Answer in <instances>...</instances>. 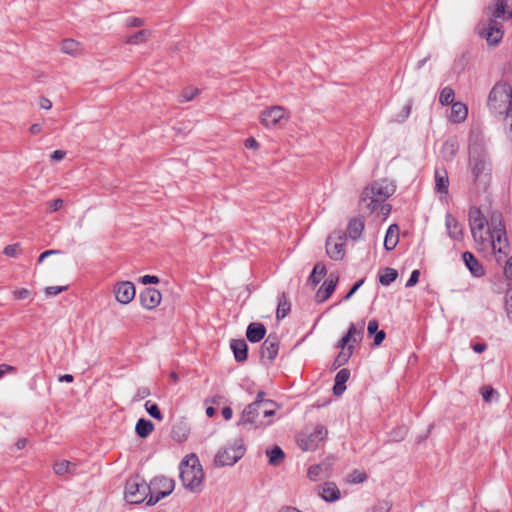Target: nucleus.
<instances>
[{"instance_id": "f257e3e1", "label": "nucleus", "mask_w": 512, "mask_h": 512, "mask_svg": "<svg viewBox=\"0 0 512 512\" xmlns=\"http://www.w3.org/2000/svg\"><path fill=\"white\" fill-rule=\"evenodd\" d=\"M468 156L469 194L477 196L488 191L492 182V162L490 156L479 141H471Z\"/></svg>"}, {"instance_id": "f03ea898", "label": "nucleus", "mask_w": 512, "mask_h": 512, "mask_svg": "<svg viewBox=\"0 0 512 512\" xmlns=\"http://www.w3.org/2000/svg\"><path fill=\"white\" fill-rule=\"evenodd\" d=\"M394 192L395 187L388 180L374 181L363 190L359 208L368 215L379 209V213L386 217L391 212V205L386 203V200Z\"/></svg>"}, {"instance_id": "7ed1b4c3", "label": "nucleus", "mask_w": 512, "mask_h": 512, "mask_svg": "<svg viewBox=\"0 0 512 512\" xmlns=\"http://www.w3.org/2000/svg\"><path fill=\"white\" fill-rule=\"evenodd\" d=\"M266 394L264 391L257 393L254 402L250 403L242 412L241 422L243 424H256L262 425L263 422L259 420L260 416L263 418L269 417L275 414L278 406L277 404L265 398Z\"/></svg>"}, {"instance_id": "20e7f679", "label": "nucleus", "mask_w": 512, "mask_h": 512, "mask_svg": "<svg viewBox=\"0 0 512 512\" xmlns=\"http://www.w3.org/2000/svg\"><path fill=\"white\" fill-rule=\"evenodd\" d=\"M487 107L496 117L512 109V87L509 83L498 81L494 84L488 95Z\"/></svg>"}, {"instance_id": "39448f33", "label": "nucleus", "mask_w": 512, "mask_h": 512, "mask_svg": "<svg viewBox=\"0 0 512 512\" xmlns=\"http://www.w3.org/2000/svg\"><path fill=\"white\" fill-rule=\"evenodd\" d=\"M180 479L183 486L196 491L204 479V472L198 457L195 454L186 456L179 465Z\"/></svg>"}, {"instance_id": "423d86ee", "label": "nucleus", "mask_w": 512, "mask_h": 512, "mask_svg": "<svg viewBox=\"0 0 512 512\" xmlns=\"http://www.w3.org/2000/svg\"><path fill=\"white\" fill-rule=\"evenodd\" d=\"M124 496L126 501L131 504L147 502L150 497L149 484L139 476L130 477L125 484Z\"/></svg>"}, {"instance_id": "0eeeda50", "label": "nucleus", "mask_w": 512, "mask_h": 512, "mask_svg": "<svg viewBox=\"0 0 512 512\" xmlns=\"http://www.w3.org/2000/svg\"><path fill=\"white\" fill-rule=\"evenodd\" d=\"M175 488L173 479L165 476H156L149 483L150 497L146 505L153 506L162 498L170 495Z\"/></svg>"}, {"instance_id": "6e6552de", "label": "nucleus", "mask_w": 512, "mask_h": 512, "mask_svg": "<svg viewBox=\"0 0 512 512\" xmlns=\"http://www.w3.org/2000/svg\"><path fill=\"white\" fill-rule=\"evenodd\" d=\"M244 453V446L241 443L235 444L219 450L215 455L214 463L219 467L232 466L244 456Z\"/></svg>"}, {"instance_id": "1a4fd4ad", "label": "nucleus", "mask_w": 512, "mask_h": 512, "mask_svg": "<svg viewBox=\"0 0 512 512\" xmlns=\"http://www.w3.org/2000/svg\"><path fill=\"white\" fill-rule=\"evenodd\" d=\"M364 326V321L357 324L351 323L346 334L337 342L336 348L341 349V351H347L349 345L355 347L364 337Z\"/></svg>"}, {"instance_id": "9d476101", "label": "nucleus", "mask_w": 512, "mask_h": 512, "mask_svg": "<svg viewBox=\"0 0 512 512\" xmlns=\"http://www.w3.org/2000/svg\"><path fill=\"white\" fill-rule=\"evenodd\" d=\"M468 220L473 238L475 240L480 238V240L483 241V231L488 224V220L482 213L481 209L476 206L470 207L468 211Z\"/></svg>"}, {"instance_id": "9b49d317", "label": "nucleus", "mask_w": 512, "mask_h": 512, "mask_svg": "<svg viewBox=\"0 0 512 512\" xmlns=\"http://www.w3.org/2000/svg\"><path fill=\"white\" fill-rule=\"evenodd\" d=\"M479 35L486 39L488 45L497 46L504 36L503 26L499 21L489 19L487 26L479 30Z\"/></svg>"}, {"instance_id": "f8f14e48", "label": "nucleus", "mask_w": 512, "mask_h": 512, "mask_svg": "<svg viewBox=\"0 0 512 512\" xmlns=\"http://www.w3.org/2000/svg\"><path fill=\"white\" fill-rule=\"evenodd\" d=\"M279 338L275 333L269 334L261 345V359L265 364H271L278 355Z\"/></svg>"}, {"instance_id": "ddd939ff", "label": "nucleus", "mask_w": 512, "mask_h": 512, "mask_svg": "<svg viewBox=\"0 0 512 512\" xmlns=\"http://www.w3.org/2000/svg\"><path fill=\"white\" fill-rule=\"evenodd\" d=\"M288 118L289 115L284 107L272 106L261 112L260 121L265 127L272 128L279 124L281 120H287Z\"/></svg>"}, {"instance_id": "4468645a", "label": "nucleus", "mask_w": 512, "mask_h": 512, "mask_svg": "<svg viewBox=\"0 0 512 512\" xmlns=\"http://www.w3.org/2000/svg\"><path fill=\"white\" fill-rule=\"evenodd\" d=\"M327 436V429L322 425H317L312 433L299 439V446L304 451H312L318 447V444Z\"/></svg>"}, {"instance_id": "2eb2a0df", "label": "nucleus", "mask_w": 512, "mask_h": 512, "mask_svg": "<svg viewBox=\"0 0 512 512\" xmlns=\"http://www.w3.org/2000/svg\"><path fill=\"white\" fill-rule=\"evenodd\" d=\"M114 294L120 304H128L135 297V286L130 281L119 282L114 286Z\"/></svg>"}, {"instance_id": "dca6fc26", "label": "nucleus", "mask_w": 512, "mask_h": 512, "mask_svg": "<svg viewBox=\"0 0 512 512\" xmlns=\"http://www.w3.org/2000/svg\"><path fill=\"white\" fill-rule=\"evenodd\" d=\"M162 300V295L155 288H146L139 294V301L143 308L152 310L156 308Z\"/></svg>"}, {"instance_id": "f3484780", "label": "nucleus", "mask_w": 512, "mask_h": 512, "mask_svg": "<svg viewBox=\"0 0 512 512\" xmlns=\"http://www.w3.org/2000/svg\"><path fill=\"white\" fill-rule=\"evenodd\" d=\"M445 226L448 236L454 241H462L464 238L463 225L450 213L445 216Z\"/></svg>"}, {"instance_id": "a211bd4d", "label": "nucleus", "mask_w": 512, "mask_h": 512, "mask_svg": "<svg viewBox=\"0 0 512 512\" xmlns=\"http://www.w3.org/2000/svg\"><path fill=\"white\" fill-rule=\"evenodd\" d=\"M326 253L335 261L342 260L345 256V241L342 237H338L335 241L332 237H329L326 241Z\"/></svg>"}, {"instance_id": "6ab92c4d", "label": "nucleus", "mask_w": 512, "mask_h": 512, "mask_svg": "<svg viewBox=\"0 0 512 512\" xmlns=\"http://www.w3.org/2000/svg\"><path fill=\"white\" fill-rule=\"evenodd\" d=\"M462 260L473 277L481 278L485 275V269L483 265L479 262L473 253L465 251L462 254Z\"/></svg>"}, {"instance_id": "aec40b11", "label": "nucleus", "mask_w": 512, "mask_h": 512, "mask_svg": "<svg viewBox=\"0 0 512 512\" xmlns=\"http://www.w3.org/2000/svg\"><path fill=\"white\" fill-rule=\"evenodd\" d=\"M337 282H338V277H333V275H330V277L324 281L322 286L317 291L316 300L318 302L326 301L334 292Z\"/></svg>"}, {"instance_id": "412c9836", "label": "nucleus", "mask_w": 512, "mask_h": 512, "mask_svg": "<svg viewBox=\"0 0 512 512\" xmlns=\"http://www.w3.org/2000/svg\"><path fill=\"white\" fill-rule=\"evenodd\" d=\"M489 237L491 240V245H492L493 251L506 254V250L509 248L507 232L501 231V232L490 233Z\"/></svg>"}, {"instance_id": "4be33fe9", "label": "nucleus", "mask_w": 512, "mask_h": 512, "mask_svg": "<svg viewBox=\"0 0 512 512\" xmlns=\"http://www.w3.org/2000/svg\"><path fill=\"white\" fill-rule=\"evenodd\" d=\"M266 334V327L263 323L252 322L248 325L246 330V337L251 343H257L261 341Z\"/></svg>"}, {"instance_id": "5701e85b", "label": "nucleus", "mask_w": 512, "mask_h": 512, "mask_svg": "<svg viewBox=\"0 0 512 512\" xmlns=\"http://www.w3.org/2000/svg\"><path fill=\"white\" fill-rule=\"evenodd\" d=\"M320 489L319 496L326 502H335L340 498V490L334 482H326Z\"/></svg>"}, {"instance_id": "b1692460", "label": "nucleus", "mask_w": 512, "mask_h": 512, "mask_svg": "<svg viewBox=\"0 0 512 512\" xmlns=\"http://www.w3.org/2000/svg\"><path fill=\"white\" fill-rule=\"evenodd\" d=\"M350 378V370L347 368H343L339 370L334 379L333 386V394L335 396H340L346 390V382Z\"/></svg>"}, {"instance_id": "393cba45", "label": "nucleus", "mask_w": 512, "mask_h": 512, "mask_svg": "<svg viewBox=\"0 0 512 512\" xmlns=\"http://www.w3.org/2000/svg\"><path fill=\"white\" fill-rule=\"evenodd\" d=\"M230 348L233 351L235 360L237 362H243L248 356V346L243 339H234L230 343Z\"/></svg>"}, {"instance_id": "a878e982", "label": "nucleus", "mask_w": 512, "mask_h": 512, "mask_svg": "<svg viewBox=\"0 0 512 512\" xmlns=\"http://www.w3.org/2000/svg\"><path fill=\"white\" fill-rule=\"evenodd\" d=\"M487 227H488V231H487L488 234L506 231L502 213L499 211L491 212Z\"/></svg>"}, {"instance_id": "bb28decb", "label": "nucleus", "mask_w": 512, "mask_h": 512, "mask_svg": "<svg viewBox=\"0 0 512 512\" xmlns=\"http://www.w3.org/2000/svg\"><path fill=\"white\" fill-rule=\"evenodd\" d=\"M365 223L360 217L353 218L349 221L347 226V235L352 240H358L364 230Z\"/></svg>"}, {"instance_id": "cd10ccee", "label": "nucleus", "mask_w": 512, "mask_h": 512, "mask_svg": "<svg viewBox=\"0 0 512 512\" xmlns=\"http://www.w3.org/2000/svg\"><path fill=\"white\" fill-rule=\"evenodd\" d=\"M399 241V227L397 224H392L388 227L384 239V247L387 251L393 250Z\"/></svg>"}, {"instance_id": "c85d7f7f", "label": "nucleus", "mask_w": 512, "mask_h": 512, "mask_svg": "<svg viewBox=\"0 0 512 512\" xmlns=\"http://www.w3.org/2000/svg\"><path fill=\"white\" fill-rule=\"evenodd\" d=\"M468 116V108L462 102L452 103L450 120L453 123H461Z\"/></svg>"}, {"instance_id": "c756f323", "label": "nucleus", "mask_w": 512, "mask_h": 512, "mask_svg": "<svg viewBox=\"0 0 512 512\" xmlns=\"http://www.w3.org/2000/svg\"><path fill=\"white\" fill-rule=\"evenodd\" d=\"M449 187V178L445 169L435 170V190L441 194H447Z\"/></svg>"}, {"instance_id": "7c9ffc66", "label": "nucleus", "mask_w": 512, "mask_h": 512, "mask_svg": "<svg viewBox=\"0 0 512 512\" xmlns=\"http://www.w3.org/2000/svg\"><path fill=\"white\" fill-rule=\"evenodd\" d=\"M291 310V303L285 292H282L278 297V305L276 310V318L281 320L285 318Z\"/></svg>"}, {"instance_id": "2f4dec72", "label": "nucleus", "mask_w": 512, "mask_h": 512, "mask_svg": "<svg viewBox=\"0 0 512 512\" xmlns=\"http://www.w3.org/2000/svg\"><path fill=\"white\" fill-rule=\"evenodd\" d=\"M330 466L327 463L312 465L308 468L307 476L311 481H317L323 474H329Z\"/></svg>"}, {"instance_id": "473e14b6", "label": "nucleus", "mask_w": 512, "mask_h": 512, "mask_svg": "<svg viewBox=\"0 0 512 512\" xmlns=\"http://www.w3.org/2000/svg\"><path fill=\"white\" fill-rule=\"evenodd\" d=\"M154 430V424L147 419L141 418L137 421L135 432L140 438L148 437Z\"/></svg>"}, {"instance_id": "72a5a7b5", "label": "nucleus", "mask_w": 512, "mask_h": 512, "mask_svg": "<svg viewBox=\"0 0 512 512\" xmlns=\"http://www.w3.org/2000/svg\"><path fill=\"white\" fill-rule=\"evenodd\" d=\"M398 277V272L394 268L386 267L378 273L379 282L384 286H389Z\"/></svg>"}, {"instance_id": "f704fd0d", "label": "nucleus", "mask_w": 512, "mask_h": 512, "mask_svg": "<svg viewBox=\"0 0 512 512\" xmlns=\"http://www.w3.org/2000/svg\"><path fill=\"white\" fill-rule=\"evenodd\" d=\"M53 470L57 475H64L66 473L73 474L76 470V464L71 463L68 460H61L54 464Z\"/></svg>"}, {"instance_id": "c9c22d12", "label": "nucleus", "mask_w": 512, "mask_h": 512, "mask_svg": "<svg viewBox=\"0 0 512 512\" xmlns=\"http://www.w3.org/2000/svg\"><path fill=\"white\" fill-rule=\"evenodd\" d=\"M150 36H151V32L149 30L142 29V30L128 36L125 40V43L132 44V45H138V44L146 42Z\"/></svg>"}, {"instance_id": "e433bc0d", "label": "nucleus", "mask_w": 512, "mask_h": 512, "mask_svg": "<svg viewBox=\"0 0 512 512\" xmlns=\"http://www.w3.org/2000/svg\"><path fill=\"white\" fill-rule=\"evenodd\" d=\"M267 456L269 457V464L278 466L285 458V453L279 446H274L270 450H267Z\"/></svg>"}, {"instance_id": "4c0bfd02", "label": "nucleus", "mask_w": 512, "mask_h": 512, "mask_svg": "<svg viewBox=\"0 0 512 512\" xmlns=\"http://www.w3.org/2000/svg\"><path fill=\"white\" fill-rule=\"evenodd\" d=\"M353 351V345H349V347H347V351H340L333 362V368L337 369L341 366H344L353 355Z\"/></svg>"}, {"instance_id": "58836bf2", "label": "nucleus", "mask_w": 512, "mask_h": 512, "mask_svg": "<svg viewBox=\"0 0 512 512\" xmlns=\"http://www.w3.org/2000/svg\"><path fill=\"white\" fill-rule=\"evenodd\" d=\"M61 50L69 55H78L81 51L80 43L73 39H65L61 44Z\"/></svg>"}, {"instance_id": "ea45409f", "label": "nucleus", "mask_w": 512, "mask_h": 512, "mask_svg": "<svg viewBox=\"0 0 512 512\" xmlns=\"http://www.w3.org/2000/svg\"><path fill=\"white\" fill-rule=\"evenodd\" d=\"M454 97V90L450 87H444L440 92L439 102L442 105L446 106L453 103Z\"/></svg>"}, {"instance_id": "a19ab883", "label": "nucleus", "mask_w": 512, "mask_h": 512, "mask_svg": "<svg viewBox=\"0 0 512 512\" xmlns=\"http://www.w3.org/2000/svg\"><path fill=\"white\" fill-rule=\"evenodd\" d=\"M509 7L506 0H497L495 3L494 10L492 11V18L498 21L499 18H502L506 13V9Z\"/></svg>"}, {"instance_id": "79ce46f5", "label": "nucleus", "mask_w": 512, "mask_h": 512, "mask_svg": "<svg viewBox=\"0 0 512 512\" xmlns=\"http://www.w3.org/2000/svg\"><path fill=\"white\" fill-rule=\"evenodd\" d=\"M145 409H146L147 413L154 419H156L158 421H161L163 419V415H162L157 404H155L151 401H146Z\"/></svg>"}, {"instance_id": "37998d69", "label": "nucleus", "mask_w": 512, "mask_h": 512, "mask_svg": "<svg viewBox=\"0 0 512 512\" xmlns=\"http://www.w3.org/2000/svg\"><path fill=\"white\" fill-rule=\"evenodd\" d=\"M199 92H200V90L198 88H194V87L185 88L181 93L182 99L180 100V102H188V101L193 100L199 94Z\"/></svg>"}, {"instance_id": "c03bdc74", "label": "nucleus", "mask_w": 512, "mask_h": 512, "mask_svg": "<svg viewBox=\"0 0 512 512\" xmlns=\"http://www.w3.org/2000/svg\"><path fill=\"white\" fill-rule=\"evenodd\" d=\"M367 479V475L364 472L354 470L348 476V481L353 484H359Z\"/></svg>"}, {"instance_id": "a18cd8bd", "label": "nucleus", "mask_w": 512, "mask_h": 512, "mask_svg": "<svg viewBox=\"0 0 512 512\" xmlns=\"http://www.w3.org/2000/svg\"><path fill=\"white\" fill-rule=\"evenodd\" d=\"M481 395L483 397V400L485 402H491L492 401V397L494 395H498L497 391L494 390L491 386L489 385H486V386H483L481 388Z\"/></svg>"}, {"instance_id": "49530a36", "label": "nucleus", "mask_w": 512, "mask_h": 512, "mask_svg": "<svg viewBox=\"0 0 512 512\" xmlns=\"http://www.w3.org/2000/svg\"><path fill=\"white\" fill-rule=\"evenodd\" d=\"M390 509L391 506L387 501H380L368 509L367 512H389Z\"/></svg>"}, {"instance_id": "de8ad7c7", "label": "nucleus", "mask_w": 512, "mask_h": 512, "mask_svg": "<svg viewBox=\"0 0 512 512\" xmlns=\"http://www.w3.org/2000/svg\"><path fill=\"white\" fill-rule=\"evenodd\" d=\"M67 289L68 286H48L45 288V294L49 297L56 296Z\"/></svg>"}, {"instance_id": "09e8293b", "label": "nucleus", "mask_w": 512, "mask_h": 512, "mask_svg": "<svg viewBox=\"0 0 512 512\" xmlns=\"http://www.w3.org/2000/svg\"><path fill=\"white\" fill-rule=\"evenodd\" d=\"M150 395V389L148 387H140L134 396L135 401L143 400Z\"/></svg>"}, {"instance_id": "8fccbe9b", "label": "nucleus", "mask_w": 512, "mask_h": 512, "mask_svg": "<svg viewBox=\"0 0 512 512\" xmlns=\"http://www.w3.org/2000/svg\"><path fill=\"white\" fill-rule=\"evenodd\" d=\"M419 276H420V272L418 270H414L412 271L409 279L407 280L405 286L407 288H410V287H413L414 285H416L419 281Z\"/></svg>"}, {"instance_id": "3c124183", "label": "nucleus", "mask_w": 512, "mask_h": 512, "mask_svg": "<svg viewBox=\"0 0 512 512\" xmlns=\"http://www.w3.org/2000/svg\"><path fill=\"white\" fill-rule=\"evenodd\" d=\"M363 283L364 279L356 281L350 288L349 292L345 295L344 300L350 299L356 293V291L363 285Z\"/></svg>"}, {"instance_id": "603ef678", "label": "nucleus", "mask_w": 512, "mask_h": 512, "mask_svg": "<svg viewBox=\"0 0 512 512\" xmlns=\"http://www.w3.org/2000/svg\"><path fill=\"white\" fill-rule=\"evenodd\" d=\"M144 25V20L138 17H131L126 20V26L130 28L141 27Z\"/></svg>"}, {"instance_id": "864d4df0", "label": "nucleus", "mask_w": 512, "mask_h": 512, "mask_svg": "<svg viewBox=\"0 0 512 512\" xmlns=\"http://www.w3.org/2000/svg\"><path fill=\"white\" fill-rule=\"evenodd\" d=\"M379 324L376 319H372L368 322L367 332L369 336L375 335L379 331Z\"/></svg>"}, {"instance_id": "5fc2aeb1", "label": "nucleus", "mask_w": 512, "mask_h": 512, "mask_svg": "<svg viewBox=\"0 0 512 512\" xmlns=\"http://www.w3.org/2000/svg\"><path fill=\"white\" fill-rule=\"evenodd\" d=\"M18 244L8 245L4 248V254L9 257H16L18 253Z\"/></svg>"}, {"instance_id": "6e6d98bb", "label": "nucleus", "mask_w": 512, "mask_h": 512, "mask_svg": "<svg viewBox=\"0 0 512 512\" xmlns=\"http://www.w3.org/2000/svg\"><path fill=\"white\" fill-rule=\"evenodd\" d=\"M30 295V291L26 288L17 289L13 292V296L17 300L26 299Z\"/></svg>"}, {"instance_id": "4d7b16f0", "label": "nucleus", "mask_w": 512, "mask_h": 512, "mask_svg": "<svg viewBox=\"0 0 512 512\" xmlns=\"http://www.w3.org/2000/svg\"><path fill=\"white\" fill-rule=\"evenodd\" d=\"M17 369L16 367L9 365V364H1L0 365V379L8 374V373H16Z\"/></svg>"}, {"instance_id": "13d9d810", "label": "nucleus", "mask_w": 512, "mask_h": 512, "mask_svg": "<svg viewBox=\"0 0 512 512\" xmlns=\"http://www.w3.org/2000/svg\"><path fill=\"white\" fill-rule=\"evenodd\" d=\"M142 284H157L159 283V278L155 275H144L140 279Z\"/></svg>"}, {"instance_id": "bf43d9fd", "label": "nucleus", "mask_w": 512, "mask_h": 512, "mask_svg": "<svg viewBox=\"0 0 512 512\" xmlns=\"http://www.w3.org/2000/svg\"><path fill=\"white\" fill-rule=\"evenodd\" d=\"M312 272H314L316 275H319L320 277H323L326 275L327 271L325 265L319 262L314 266Z\"/></svg>"}, {"instance_id": "052dcab7", "label": "nucleus", "mask_w": 512, "mask_h": 512, "mask_svg": "<svg viewBox=\"0 0 512 512\" xmlns=\"http://www.w3.org/2000/svg\"><path fill=\"white\" fill-rule=\"evenodd\" d=\"M504 274L507 279L512 280V256L507 260L505 264Z\"/></svg>"}, {"instance_id": "680f3d73", "label": "nucleus", "mask_w": 512, "mask_h": 512, "mask_svg": "<svg viewBox=\"0 0 512 512\" xmlns=\"http://www.w3.org/2000/svg\"><path fill=\"white\" fill-rule=\"evenodd\" d=\"M63 206V200L58 198L49 203V209L52 212L58 211Z\"/></svg>"}, {"instance_id": "e2e57ef3", "label": "nucleus", "mask_w": 512, "mask_h": 512, "mask_svg": "<svg viewBox=\"0 0 512 512\" xmlns=\"http://www.w3.org/2000/svg\"><path fill=\"white\" fill-rule=\"evenodd\" d=\"M385 337H386V333L383 330H379L374 335V345L379 346L384 341Z\"/></svg>"}, {"instance_id": "0e129e2a", "label": "nucleus", "mask_w": 512, "mask_h": 512, "mask_svg": "<svg viewBox=\"0 0 512 512\" xmlns=\"http://www.w3.org/2000/svg\"><path fill=\"white\" fill-rule=\"evenodd\" d=\"M60 250H46L43 253L40 254L38 258V263H41L44 261V259H48V256L53 254H59Z\"/></svg>"}, {"instance_id": "69168bd1", "label": "nucleus", "mask_w": 512, "mask_h": 512, "mask_svg": "<svg viewBox=\"0 0 512 512\" xmlns=\"http://www.w3.org/2000/svg\"><path fill=\"white\" fill-rule=\"evenodd\" d=\"M506 311L508 318L512 321V293L508 295L506 300Z\"/></svg>"}, {"instance_id": "338daca9", "label": "nucleus", "mask_w": 512, "mask_h": 512, "mask_svg": "<svg viewBox=\"0 0 512 512\" xmlns=\"http://www.w3.org/2000/svg\"><path fill=\"white\" fill-rule=\"evenodd\" d=\"M245 147L249 149H258L259 144L255 138L250 137L245 141Z\"/></svg>"}, {"instance_id": "774afa93", "label": "nucleus", "mask_w": 512, "mask_h": 512, "mask_svg": "<svg viewBox=\"0 0 512 512\" xmlns=\"http://www.w3.org/2000/svg\"><path fill=\"white\" fill-rule=\"evenodd\" d=\"M66 155V152L63 151V150H55L52 154H51V159L55 160V161H60L62 160Z\"/></svg>"}]
</instances>
